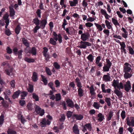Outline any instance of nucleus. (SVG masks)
I'll use <instances>...</instances> for the list:
<instances>
[{"label": "nucleus", "instance_id": "obj_14", "mask_svg": "<svg viewBox=\"0 0 134 134\" xmlns=\"http://www.w3.org/2000/svg\"><path fill=\"white\" fill-rule=\"evenodd\" d=\"M120 90L115 88V90L114 91V92L118 96L119 98H121L122 97L123 94L122 92L120 91Z\"/></svg>", "mask_w": 134, "mask_h": 134}, {"label": "nucleus", "instance_id": "obj_58", "mask_svg": "<svg viewBox=\"0 0 134 134\" xmlns=\"http://www.w3.org/2000/svg\"><path fill=\"white\" fill-rule=\"evenodd\" d=\"M12 69H10L9 70L5 69V71L7 74L8 75H10V73L12 71Z\"/></svg>", "mask_w": 134, "mask_h": 134}, {"label": "nucleus", "instance_id": "obj_19", "mask_svg": "<svg viewBox=\"0 0 134 134\" xmlns=\"http://www.w3.org/2000/svg\"><path fill=\"white\" fill-rule=\"evenodd\" d=\"M9 9L10 10L9 15L10 17H13L15 15V11L14 10L12 6H10L9 7Z\"/></svg>", "mask_w": 134, "mask_h": 134}, {"label": "nucleus", "instance_id": "obj_61", "mask_svg": "<svg viewBox=\"0 0 134 134\" xmlns=\"http://www.w3.org/2000/svg\"><path fill=\"white\" fill-rule=\"evenodd\" d=\"M55 83L56 85V87L58 88L60 86V82L59 80H56L55 81Z\"/></svg>", "mask_w": 134, "mask_h": 134}, {"label": "nucleus", "instance_id": "obj_17", "mask_svg": "<svg viewBox=\"0 0 134 134\" xmlns=\"http://www.w3.org/2000/svg\"><path fill=\"white\" fill-rule=\"evenodd\" d=\"M105 85L104 84H102L101 85V88L102 92L103 93H106L107 92L109 93L110 94L111 89L110 88L106 90L105 88Z\"/></svg>", "mask_w": 134, "mask_h": 134}, {"label": "nucleus", "instance_id": "obj_24", "mask_svg": "<svg viewBox=\"0 0 134 134\" xmlns=\"http://www.w3.org/2000/svg\"><path fill=\"white\" fill-rule=\"evenodd\" d=\"M125 72L124 75V77L125 79H127L130 78L132 76V74L131 72Z\"/></svg>", "mask_w": 134, "mask_h": 134}, {"label": "nucleus", "instance_id": "obj_21", "mask_svg": "<svg viewBox=\"0 0 134 134\" xmlns=\"http://www.w3.org/2000/svg\"><path fill=\"white\" fill-rule=\"evenodd\" d=\"M98 117L99 118L98 120L99 122H101L104 119V116L102 113H99L97 115Z\"/></svg>", "mask_w": 134, "mask_h": 134}, {"label": "nucleus", "instance_id": "obj_30", "mask_svg": "<svg viewBox=\"0 0 134 134\" xmlns=\"http://www.w3.org/2000/svg\"><path fill=\"white\" fill-rule=\"evenodd\" d=\"M60 4L62 6V9L65 8L67 7L66 3L64 2V0H60Z\"/></svg>", "mask_w": 134, "mask_h": 134}, {"label": "nucleus", "instance_id": "obj_64", "mask_svg": "<svg viewBox=\"0 0 134 134\" xmlns=\"http://www.w3.org/2000/svg\"><path fill=\"white\" fill-rule=\"evenodd\" d=\"M43 50L42 52L43 54V55L47 54V53L48 51V49L46 47H44L43 48Z\"/></svg>", "mask_w": 134, "mask_h": 134}, {"label": "nucleus", "instance_id": "obj_7", "mask_svg": "<svg viewBox=\"0 0 134 134\" xmlns=\"http://www.w3.org/2000/svg\"><path fill=\"white\" fill-rule=\"evenodd\" d=\"M125 90L127 92H128L131 90V84L129 81H127L126 82V84L124 85Z\"/></svg>", "mask_w": 134, "mask_h": 134}, {"label": "nucleus", "instance_id": "obj_8", "mask_svg": "<svg viewBox=\"0 0 134 134\" xmlns=\"http://www.w3.org/2000/svg\"><path fill=\"white\" fill-rule=\"evenodd\" d=\"M90 35L88 33H84L81 34V39L83 41H85L89 39Z\"/></svg>", "mask_w": 134, "mask_h": 134}, {"label": "nucleus", "instance_id": "obj_41", "mask_svg": "<svg viewBox=\"0 0 134 134\" xmlns=\"http://www.w3.org/2000/svg\"><path fill=\"white\" fill-rule=\"evenodd\" d=\"M94 24L99 31H101L102 30L103 28L101 25L96 23H95Z\"/></svg>", "mask_w": 134, "mask_h": 134}, {"label": "nucleus", "instance_id": "obj_27", "mask_svg": "<svg viewBox=\"0 0 134 134\" xmlns=\"http://www.w3.org/2000/svg\"><path fill=\"white\" fill-rule=\"evenodd\" d=\"M20 93L21 94V99H25V97L27 96L28 94V93L27 92L25 91H23L21 92Z\"/></svg>", "mask_w": 134, "mask_h": 134}, {"label": "nucleus", "instance_id": "obj_42", "mask_svg": "<svg viewBox=\"0 0 134 134\" xmlns=\"http://www.w3.org/2000/svg\"><path fill=\"white\" fill-rule=\"evenodd\" d=\"M35 106L36 107L35 109V111L37 114H39L40 113L41 110V108L38 105H36Z\"/></svg>", "mask_w": 134, "mask_h": 134}, {"label": "nucleus", "instance_id": "obj_15", "mask_svg": "<svg viewBox=\"0 0 134 134\" xmlns=\"http://www.w3.org/2000/svg\"><path fill=\"white\" fill-rule=\"evenodd\" d=\"M110 75V74L109 73H107V75H104L103 77V80L106 82L110 81L111 78Z\"/></svg>", "mask_w": 134, "mask_h": 134}, {"label": "nucleus", "instance_id": "obj_28", "mask_svg": "<svg viewBox=\"0 0 134 134\" xmlns=\"http://www.w3.org/2000/svg\"><path fill=\"white\" fill-rule=\"evenodd\" d=\"M23 44L27 47H29V44L27 40L25 38H23L22 40Z\"/></svg>", "mask_w": 134, "mask_h": 134}, {"label": "nucleus", "instance_id": "obj_50", "mask_svg": "<svg viewBox=\"0 0 134 134\" xmlns=\"http://www.w3.org/2000/svg\"><path fill=\"white\" fill-rule=\"evenodd\" d=\"M53 35L54 36L53 37L54 39L56 41H57L58 40V35L57 34L55 31H53Z\"/></svg>", "mask_w": 134, "mask_h": 134}, {"label": "nucleus", "instance_id": "obj_4", "mask_svg": "<svg viewBox=\"0 0 134 134\" xmlns=\"http://www.w3.org/2000/svg\"><path fill=\"white\" fill-rule=\"evenodd\" d=\"M127 123L129 126H134V117H127L126 119Z\"/></svg>", "mask_w": 134, "mask_h": 134}, {"label": "nucleus", "instance_id": "obj_49", "mask_svg": "<svg viewBox=\"0 0 134 134\" xmlns=\"http://www.w3.org/2000/svg\"><path fill=\"white\" fill-rule=\"evenodd\" d=\"M55 96V99L56 101H59L61 99V96L60 93L56 94Z\"/></svg>", "mask_w": 134, "mask_h": 134}, {"label": "nucleus", "instance_id": "obj_56", "mask_svg": "<svg viewBox=\"0 0 134 134\" xmlns=\"http://www.w3.org/2000/svg\"><path fill=\"white\" fill-rule=\"evenodd\" d=\"M32 104L31 103H29L27 106V107L29 110H31L32 109Z\"/></svg>", "mask_w": 134, "mask_h": 134}, {"label": "nucleus", "instance_id": "obj_26", "mask_svg": "<svg viewBox=\"0 0 134 134\" xmlns=\"http://www.w3.org/2000/svg\"><path fill=\"white\" fill-rule=\"evenodd\" d=\"M41 126L42 127H44L47 125L46 120L45 118L43 119L42 121L40 122Z\"/></svg>", "mask_w": 134, "mask_h": 134}, {"label": "nucleus", "instance_id": "obj_45", "mask_svg": "<svg viewBox=\"0 0 134 134\" xmlns=\"http://www.w3.org/2000/svg\"><path fill=\"white\" fill-rule=\"evenodd\" d=\"M119 84V82L118 81V82L116 80H114L113 81V83L112 84V86H114L115 89L116 88V87H118V85Z\"/></svg>", "mask_w": 134, "mask_h": 134}, {"label": "nucleus", "instance_id": "obj_52", "mask_svg": "<svg viewBox=\"0 0 134 134\" xmlns=\"http://www.w3.org/2000/svg\"><path fill=\"white\" fill-rule=\"evenodd\" d=\"M124 88V86L123 85L122 83L121 82H120L119 84V85L118 84V87H117V88L119 90H120V89H123Z\"/></svg>", "mask_w": 134, "mask_h": 134}, {"label": "nucleus", "instance_id": "obj_20", "mask_svg": "<svg viewBox=\"0 0 134 134\" xmlns=\"http://www.w3.org/2000/svg\"><path fill=\"white\" fill-rule=\"evenodd\" d=\"M32 78L34 82H35L37 81L38 78L37 74L36 72H33Z\"/></svg>", "mask_w": 134, "mask_h": 134}, {"label": "nucleus", "instance_id": "obj_6", "mask_svg": "<svg viewBox=\"0 0 134 134\" xmlns=\"http://www.w3.org/2000/svg\"><path fill=\"white\" fill-rule=\"evenodd\" d=\"M119 43L121 46L120 49L121 50V53H124L125 54H126V50L125 49L126 45L124 42H122L121 43V42H120Z\"/></svg>", "mask_w": 134, "mask_h": 134}, {"label": "nucleus", "instance_id": "obj_44", "mask_svg": "<svg viewBox=\"0 0 134 134\" xmlns=\"http://www.w3.org/2000/svg\"><path fill=\"white\" fill-rule=\"evenodd\" d=\"M121 117L122 119L124 120L126 117V112L124 110L122 111L121 114Z\"/></svg>", "mask_w": 134, "mask_h": 134}, {"label": "nucleus", "instance_id": "obj_51", "mask_svg": "<svg viewBox=\"0 0 134 134\" xmlns=\"http://www.w3.org/2000/svg\"><path fill=\"white\" fill-rule=\"evenodd\" d=\"M44 57V59L47 62H48L50 58V55L48 54H46L43 55Z\"/></svg>", "mask_w": 134, "mask_h": 134}, {"label": "nucleus", "instance_id": "obj_11", "mask_svg": "<svg viewBox=\"0 0 134 134\" xmlns=\"http://www.w3.org/2000/svg\"><path fill=\"white\" fill-rule=\"evenodd\" d=\"M72 131L75 134H80L79 130L77 124H75L72 128Z\"/></svg>", "mask_w": 134, "mask_h": 134}, {"label": "nucleus", "instance_id": "obj_2", "mask_svg": "<svg viewBox=\"0 0 134 134\" xmlns=\"http://www.w3.org/2000/svg\"><path fill=\"white\" fill-rule=\"evenodd\" d=\"M131 66L127 62H126L124 64L123 67V71L125 72H131V68H130Z\"/></svg>", "mask_w": 134, "mask_h": 134}, {"label": "nucleus", "instance_id": "obj_25", "mask_svg": "<svg viewBox=\"0 0 134 134\" xmlns=\"http://www.w3.org/2000/svg\"><path fill=\"white\" fill-rule=\"evenodd\" d=\"M113 112L111 111H109V114L108 116L106 118V120L107 121H109L111 120L112 117L113 116Z\"/></svg>", "mask_w": 134, "mask_h": 134}, {"label": "nucleus", "instance_id": "obj_31", "mask_svg": "<svg viewBox=\"0 0 134 134\" xmlns=\"http://www.w3.org/2000/svg\"><path fill=\"white\" fill-rule=\"evenodd\" d=\"M105 23L108 29H110L112 28V27L110 25V24L111 23H110L107 20H106L105 21Z\"/></svg>", "mask_w": 134, "mask_h": 134}, {"label": "nucleus", "instance_id": "obj_13", "mask_svg": "<svg viewBox=\"0 0 134 134\" xmlns=\"http://www.w3.org/2000/svg\"><path fill=\"white\" fill-rule=\"evenodd\" d=\"M66 102L68 104V106L71 108H73L74 107V104L73 102L70 99H67Z\"/></svg>", "mask_w": 134, "mask_h": 134}, {"label": "nucleus", "instance_id": "obj_1", "mask_svg": "<svg viewBox=\"0 0 134 134\" xmlns=\"http://www.w3.org/2000/svg\"><path fill=\"white\" fill-rule=\"evenodd\" d=\"M14 53L16 55L18 54V58L19 59L22 58V53L23 52L22 50H20L18 51V49L16 47H14L13 49Z\"/></svg>", "mask_w": 134, "mask_h": 134}, {"label": "nucleus", "instance_id": "obj_35", "mask_svg": "<svg viewBox=\"0 0 134 134\" xmlns=\"http://www.w3.org/2000/svg\"><path fill=\"white\" fill-rule=\"evenodd\" d=\"M112 21L114 24L116 26L117 25L118 26H120V24L118 22L117 20L116 19L114 18H112Z\"/></svg>", "mask_w": 134, "mask_h": 134}, {"label": "nucleus", "instance_id": "obj_55", "mask_svg": "<svg viewBox=\"0 0 134 134\" xmlns=\"http://www.w3.org/2000/svg\"><path fill=\"white\" fill-rule=\"evenodd\" d=\"M6 50L7 51V52L9 54H11L12 53V49L9 46H8L7 47Z\"/></svg>", "mask_w": 134, "mask_h": 134}, {"label": "nucleus", "instance_id": "obj_34", "mask_svg": "<svg viewBox=\"0 0 134 134\" xmlns=\"http://www.w3.org/2000/svg\"><path fill=\"white\" fill-rule=\"evenodd\" d=\"M30 53L32 54L33 55H36V49L35 47H33L32 48L31 51H30Z\"/></svg>", "mask_w": 134, "mask_h": 134}, {"label": "nucleus", "instance_id": "obj_32", "mask_svg": "<svg viewBox=\"0 0 134 134\" xmlns=\"http://www.w3.org/2000/svg\"><path fill=\"white\" fill-rule=\"evenodd\" d=\"M24 60L26 61L29 63H34L35 61L34 59L29 58L27 57H26L25 58Z\"/></svg>", "mask_w": 134, "mask_h": 134}, {"label": "nucleus", "instance_id": "obj_22", "mask_svg": "<svg viewBox=\"0 0 134 134\" xmlns=\"http://www.w3.org/2000/svg\"><path fill=\"white\" fill-rule=\"evenodd\" d=\"M82 88H78V95L80 97L83 96V94L84 91Z\"/></svg>", "mask_w": 134, "mask_h": 134}, {"label": "nucleus", "instance_id": "obj_9", "mask_svg": "<svg viewBox=\"0 0 134 134\" xmlns=\"http://www.w3.org/2000/svg\"><path fill=\"white\" fill-rule=\"evenodd\" d=\"M83 115L80 114H73L72 117V118L74 119H76L77 120H81L83 118Z\"/></svg>", "mask_w": 134, "mask_h": 134}, {"label": "nucleus", "instance_id": "obj_54", "mask_svg": "<svg viewBox=\"0 0 134 134\" xmlns=\"http://www.w3.org/2000/svg\"><path fill=\"white\" fill-rule=\"evenodd\" d=\"M5 34L8 36H9L12 33L9 29H6L5 30Z\"/></svg>", "mask_w": 134, "mask_h": 134}, {"label": "nucleus", "instance_id": "obj_47", "mask_svg": "<svg viewBox=\"0 0 134 134\" xmlns=\"http://www.w3.org/2000/svg\"><path fill=\"white\" fill-rule=\"evenodd\" d=\"M36 26L35 27V28L33 30V31L34 33H36L37 32V30L41 28V27L39 25H36Z\"/></svg>", "mask_w": 134, "mask_h": 134}, {"label": "nucleus", "instance_id": "obj_62", "mask_svg": "<svg viewBox=\"0 0 134 134\" xmlns=\"http://www.w3.org/2000/svg\"><path fill=\"white\" fill-rule=\"evenodd\" d=\"M103 32L106 34L107 37L109 36V31L108 29H105L103 31Z\"/></svg>", "mask_w": 134, "mask_h": 134}, {"label": "nucleus", "instance_id": "obj_63", "mask_svg": "<svg viewBox=\"0 0 134 134\" xmlns=\"http://www.w3.org/2000/svg\"><path fill=\"white\" fill-rule=\"evenodd\" d=\"M101 60V57L100 56L97 57L96 59V63L97 65L98 64Z\"/></svg>", "mask_w": 134, "mask_h": 134}, {"label": "nucleus", "instance_id": "obj_38", "mask_svg": "<svg viewBox=\"0 0 134 134\" xmlns=\"http://www.w3.org/2000/svg\"><path fill=\"white\" fill-rule=\"evenodd\" d=\"M41 76L42 79V81L44 83V85H47V78L43 75H41Z\"/></svg>", "mask_w": 134, "mask_h": 134}, {"label": "nucleus", "instance_id": "obj_37", "mask_svg": "<svg viewBox=\"0 0 134 134\" xmlns=\"http://www.w3.org/2000/svg\"><path fill=\"white\" fill-rule=\"evenodd\" d=\"M111 99L109 98L106 97L105 99V101L107 103V105L109 107H110L111 105L110 102Z\"/></svg>", "mask_w": 134, "mask_h": 134}, {"label": "nucleus", "instance_id": "obj_46", "mask_svg": "<svg viewBox=\"0 0 134 134\" xmlns=\"http://www.w3.org/2000/svg\"><path fill=\"white\" fill-rule=\"evenodd\" d=\"M106 64L105 65L111 67L112 63L110 62L109 59L108 58H107L106 59Z\"/></svg>", "mask_w": 134, "mask_h": 134}, {"label": "nucleus", "instance_id": "obj_39", "mask_svg": "<svg viewBox=\"0 0 134 134\" xmlns=\"http://www.w3.org/2000/svg\"><path fill=\"white\" fill-rule=\"evenodd\" d=\"M54 40V38H51L50 39L49 41L50 43L53 45H55L57 44V42H56V41Z\"/></svg>", "mask_w": 134, "mask_h": 134}, {"label": "nucleus", "instance_id": "obj_40", "mask_svg": "<svg viewBox=\"0 0 134 134\" xmlns=\"http://www.w3.org/2000/svg\"><path fill=\"white\" fill-rule=\"evenodd\" d=\"M32 95L33 98L35 99V101H37L39 100V99L38 96L36 93H33L32 94Z\"/></svg>", "mask_w": 134, "mask_h": 134}, {"label": "nucleus", "instance_id": "obj_16", "mask_svg": "<svg viewBox=\"0 0 134 134\" xmlns=\"http://www.w3.org/2000/svg\"><path fill=\"white\" fill-rule=\"evenodd\" d=\"M86 128L90 131L91 129V124H87L83 126L82 131L84 132H85L87 131Z\"/></svg>", "mask_w": 134, "mask_h": 134}, {"label": "nucleus", "instance_id": "obj_59", "mask_svg": "<svg viewBox=\"0 0 134 134\" xmlns=\"http://www.w3.org/2000/svg\"><path fill=\"white\" fill-rule=\"evenodd\" d=\"M58 40L59 43H61L62 42V37L61 35L59 34L58 35Z\"/></svg>", "mask_w": 134, "mask_h": 134}, {"label": "nucleus", "instance_id": "obj_36", "mask_svg": "<svg viewBox=\"0 0 134 134\" xmlns=\"http://www.w3.org/2000/svg\"><path fill=\"white\" fill-rule=\"evenodd\" d=\"M110 67L104 64V66L103 67V71L104 72H108L109 70Z\"/></svg>", "mask_w": 134, "mask_h": 134}, {"label": "nucleus", "instance_id": "obj_18", "mask_svg": "<svg viewBox=\"0 0 134 134\" xmlns=\"http://www.w3.org/2000/svg\"><path fill=\"white\" fill-rule=\"evenodd\" d=\"M21 93V91L19 90L16 91L14 92L12 97L13 99H15L18 98Z\"/></svg>", "mask_w": 134, "mask_h": 134}, {"label": "nucleus", "instance_id": "obj_53", "mask_svg": "<svg viewBox=\"0 0 134 134\" xmlns=\"http://www.w3.org/2000/svg\"><path fill=\"white\" fill-rule=\"evenodd\" d=\"M28 92L32 93L33 91V86L32 85H30L29 88L27 90Z\"/></svg>", "mask_w": 134, "mask_h": 134}, {"label": "nucleus", "instance_id": "obj_48", "mask_svg": "<svg viewBox=\"0 0 134 134\" xmlns=\"http://www.w3.org/2000/svg\"><path fill=\"white\" fill-rule=\"evenodd\" d=\"M53 66L55 68L57 69H60V66L57 62H54L53 63Z\"/></svg>", "mask_w": 134, "mask_h": 134}, {"label": "nucleus", "instance_id": "obj_10", "mask_svg": "<svg viewBox=\"0 0 134 134\" xmlns=\"http://www.w3.org/2000/svg\"><path fill=\"white\" fill-rule=\"evenodd\" d=\"M47 18L43 19L40 21V26L41 27V29H44L47 24Z\"/></svg>", "mask_w": 134, "mask_h": 134}, {"label": "nucleus", "instance_id": "obj_43", "mask_svg": "<svg viewBox=\"0 0 134 134\" xmlns=\"http://www.w3.org/2000/svg\"><path fill=\"white\" fill-rule=\"evenodd\" d=\"M46 71L47 75L50 76L52 74V73L50 69L47 67H46Z\"/></svg>", "mask_w": 134, "mask_h": 134}, {"label": "nucleus", "instance_id": "obj_33", "mask_svg": "<svg viewBox=\"0 0 134 134\" xmlns=\"http://www.w3.org/2000/svg\"><path fill=\"white\" fill-rule=\"evenodd\" d=\"M127 48H128L129 53L132 55L134 54V50L133 48L130 46H127Z\"/></svg>", "mask_w": 134, "mask_h": 134}, {"label": "nucleus", "instance_id": "obj_60", "mask_svg": "<svg viewBox=\"0 0 134 134\" xmlns=\"http://www.w3.org/2000/svg\"><path fill=\"white\" fill-rule=\"evenodd\" d=\"M9 83L11 85V87H12L13 88L15 87V82L14 80H13L11 81Z\"/></svg>", "mask_w": 134, "mask_h": 134}, {"label": "nucleus", "instance_id": "obj_5", "mask_svg": "<svg viewBox=\"0 0 134 134\" xmlns=\"http://www.w3.org/2000/svg\"><path fill=\"white\" fill-rule=\"evenodd\" d=\"M79 42L81 44L79 47L81 48H85L87 47V46H91V43L87 42L81 41Z\"/></svg>", "mask_w": 134, "mask_h": 134}, {"label": "nucleus", "instance_id": "obj_12", "mask_svg": "<svg viewBox=\"0 0 134 134\" xmlns=\"http://www.w3.org/2000/svg\"><path fill=\"white\" fill-rule=\"evenodd\" d=\"M7 133L8 134H16L17 133L16 131L14 130V127L13 126H11L8 128Z\"/></svg>", "mask_w": 134, "mask_h": 134}, {"label": "nucleus", "instance_id": "obj_3", "mask_svg": "<svg viewBox=\"0 0 134 134\" xmlns=\"http://www.w3.org/2000/svg\"><path fill=\"white\" fill-rule=\"evenodd\" d=\"M39 8V9H38L37 10L36 13L37 14V16L38 17L40 18H41V14L42 13V12L41 10H43L44 9V6L42 3H41L40 4Z\"/></svg>", "mask_w": 134, "mask_h": 134}, {"label": "nucleus", "instance_id": "obj_29", "mask_svg": "<svg viewBox=\"0 0 134 134\" xmlns=\"http://www.w3.org/2000/svg\"><path fill=\"white\" fill-rule=\"evenodd\" d=\"M21 30V27L19 25H18L15 29V33L17 35L18 34L20 33Z\"/></svg>", "mask_w": 134, "mask_h": 134}, {"label": "nucleus", "instance_id": "obj_57", "mask_svg": "<svg viewBox=\"0 0 134 134\" xmlns=\"http://www.w3.org/2000/svg\"><path fill=\"white\" fill-rule=\"evenodd\" d=\"M72 112L70 111H68L67 112L66 114V116L68 118H70L72 115Z\"/></svg>", "mask_w": 134, "mask_h": 134}, {"label": "nucleus", "instance_id": "obj_23", "mask_svg": "<svg viewBox=\"0 0 134 134\" xmlns=\"http://www.w3.org/2000/svg\"><path fill=\"white\" fill-rule=\"evenodd\" d=\"M38 16H36L33 19V22L36 25H39L40 21L38 19Z\"/></svg>", "mask_w": 134, "mask_h": 134}]
</instances>
